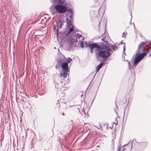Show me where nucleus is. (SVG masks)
Listing matches in <instances>:
<instances>
[{
    "instance_id": "1",
    "label": "nucleus",
    "mask_w": 151,
    "mask_h": 151,
    "mask_svg": "<svg viewBox=\"0 0 151 151\" xmlns=\"http://www.w3.org/2000/svg\"><path fill=\"white\" fill-rule=\"evenodd\" d=\"M109 45L106 42L104 43V45L100 47L99 53L97 52L99 55L104 58H107L109 55L108 51L109 50Z\"/></svg>"
},
{
    "instance_id": "2",
    "label": "nucleus",
    "mask_w": 151,
    "mask_h": 151,
    "mask_svg": "<svg viewBox=\"0 0 151 151\" xmlns=\"http://www.w3.org/2000/svg\"><path fill=\"white\" fill-rule=\"evenodd\" d=\"M54 8L57 11L60 13L65 12L67 10L65 6L61 4L55 6Z\"/></svg>"
},
{
    "instance_id": "3",
    "label": "nucleus",
    "mask_w": 151,
    "mask_h": 151,
    "mask_svg": "<svg viewBox=\"0 0 151 151\" xmlns=\"http://www.w3.org/2000/svg\"><path fill=\"white\" fill-rule=\"evenodd\" d=\"M88 47L90 49L91 52L92 53L93 52V49L95 48V50L96 52V53L97 54V52L99 51L100 49V46L96 43H93L92 44H89L88 45Z\"/></svg>"
},
{
    "instance_id": "4",
    "label": "nucleus",
    "mask_w": 151,
    "mask_h": 151,
    "mask_svg": "<svg viewBox=\"0 0 151 151\" xmlns=\"http://www.w3.org/2000/svg\"><path fill=\"white\" fill-rule=\"evenodd\" d=\"M146 55V54L145 53L141 54H136L134 63V65H135L136 64L138 63L139 61L144 57Z\"/></svg>"
},
{
    "instance_id": "5",
    "label": "nucleus",
    "mask_w": 151,
    "mask_h": 151,
    "mask_svg": "<svg viewBox=\"0 0 151 151\" xmlns=\"http://www.w3.org/2000/svg\"><path fill=\"white\" fill-rule=\"evenodd\" d=\"M66 30L69 33L73 31L74 29V27L72 25L71 23L68 21V19H66Z\"/></svg>"
},
{
    "instance_id": "6",
    "label": "nucleus",
    "mask_w": 151,
    "mask_h": 151,
    "mask_svg": "<svg viewBox=\"0 0 151 151\" xmlns=\"http://www.w3.org/2000/svg\"><path fill=\"white\" fill-rule=\"evenodd\" d=\"M77 41L76 39L70 38L68 41V44L70 46L73 45Z\"/></svg>"
},
{
    "instance_id": "7",
    "label": "nucleus",
    "mask_w": 151,
    "mask_h": 151,
    "mask_svg": "<svg viewBox=\"0 0 151 151\" xmlns=\"http://www.w3.org/2000/svg\"><path fill=\"white\" fill-rule=\"evenodd\" d=\"M62 68L63 70L65 71H67L68 70V64L66 63H64L61 65Z\"/></svg>"
},
{
    "instance_id": "8",
    "label": "nucleus",
    "mask_w": 151,
    "mask_h": 151,
    "mask_svg": "<svg viewBox=\"0 0 151 151\" xmlns=\"http://www.w3.org/2000/svg\"><path fill=\"white\" fill-rule=\"evenodd\" d=\"M103 64V63H100L96 67V70L97 71L99 70Z\"/></svg>"
},
{
    "instance_id": "9",
    "label": "nucleus",
    "mask_w": 151,
    "mask_h": 151,
    "mask_svg": "<svg viewBox=\"0 0 151 151\" xmlns=\"http://www.w3.org/2000/svg\"><path fill=\"white\" fill-rule=\"evenodd\" d=\"M144 45V43H141L139 46V49L142 48H142L143 47V46Z\"/></svg>"
},
{
    "instance_id": "10",
    "label": "nucleus",
    "mask_w": 151,
    "mask_h": 151,
    "mask_svg": "<svg viewBox=\"0 0 151 151\" xmlns=\"http://www.w3.org/2000/svg\"><path fill=\"white\" fill-rule=\"evenodd\" d=\"M66 71H65V73H61V75L63 76L64 77H66L67 75V73H66Z\"/></svg>"
},
{
    "instance_id": "11",
    "label": "nucleus",
    "mask_w": 151,
    "mask_h": 151,
    "mask_svg": "<svg viewBox=\"0 0 151 151\" xmlns=\"http://www.w3.org/2000/svg\"><path fill=\"white\" fill-rule=\"evenodd\" d=\"M71 60V59L70 58H68V60L67 61L68 63H70Z\"/></svg>"
},
{
    "instance_id": "12",
    "label": "nucleus",
    "mask_w": 151,
    "mask_h": 151,
    "mask_svg": "<svg viewBox=\"0 0 151 151\" xmlns=\"http://www.w3.org/2000/svg\"><path fill=\"white\" fill-rule=\"evenodd\" d=\"M65 22H62L61 23V24L60 25V28H61V27L63 25L65 24Z\"/></svg>"
},
{
    "instance_id": "13",
    "label": "nucleus",
    "mask_w": 151,
    "mask_h": 151,
    "mask_svg": "<svg viewBox=\"0 0 151 151\" xmlns=\"http://www.w3.org/2000/svg\"><path fill=\"white\" fill-rule=\"evenodd\" d=\"M81 47L82 48H83V42H81Z\"/></svg>"
},
{
    "instance_id": "14",
    "label": "nucleus",
    "mask_w": 151,
    "mask_h": 151,
    "mask_svg": "<svg viewBox=\"0 0 151 151\" xmlns=\"http://www.w3.org/2000/svg\"><path fill=\"white\" fill-rule=\"evenodd\" d=\"M58 0V2H60L61 3H64V2H61L60 1V0Z\"/></svg>"
},
{
    "instance_id": "15",
    "label": "nucleus",
    "mask_w": 151,
    "mask_h": 151,
    "mask_svg": "<svg viewBox=\"0 0 151 151\" xmlns=\"http://www.w3.org/2000/svg\"><path fill=\"white\" fill-rule=\"evenodd\" d=\"M125 50V47H124V51Z\"/></svg>"
},
{
    "instance_id": "16",
    "label": "nucleus",
    "mask_w": 151,
    "mask_h": 151,
    "mask_svg": "<svg viewBox=\"0 0 151 151\" xmlns=\"http://www.w3.org/2000/svg\"><path fill=\"white\" fill-rule=\"evenodd\" d=\"M124 34V33H123V35Z\"/></svg>"
},
{
    "instance_id": "17",
    "label": "nucleus",
    "mask_w": 151,
    "mask_h": 151,
    "mask_svg": "<svg viewBox=\"0 0 151 151\" xmlns=\"http://www.w3.org/2000/svg\"><path fill=\"white\" fill-rule=\"evenodd\" d=\"M52 14L54 15V13H53Z\"/></svg>"
},
{
    "instance_id": "18",
    "label": "nucleus",
    "mask_w": 151,
    "mask_h": 151,
    "mask_svg": "<svg viewBox=\"0 0 151 151\" xmlns=\"http://www.w3.org/2000/svg\"><path fill=\"white\" fill-rule=\"evenodd\" d=\"M129 64H130V63H129Z\"/></svg>"
},
{
    "instance_id": "19",
    "label": "nucleus",
    "mask_w": 151,
    "mask_h": 151,
    "mask_svg": "<svg viewBox=\"0 0 151 151\" xmlns=\"http://www.w3.org/2000/svg\"><path fill=\"white\" fill-rule=\"evenodd\" d=\"M151 54V53H150V55Z\"/></svg>"
}]
</instances>
